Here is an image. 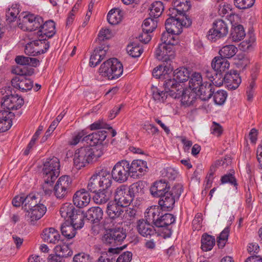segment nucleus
Here are the masks:
<instances>
[{"mask_svg":"<svg viewBox=\"0 0 262 262\" xmlns=\"http://www.w3.org/2000/svg\"><path fill=\"white\" fill-rule=\"evenodd\" d=\"M97 174L99 179L101 189L108 190L112 183L113 177H112V174L106 170H102Z\"/></svg>","mask_w":262,"mask_h":262,"instance_id":"473e14b6","label":"nucleus"},{"mask_svg":"<svg viewBox=\"0 0 262 262\" xmlns=\"http://www.w3.org/2000/svg\"><path fill=\"white\" fill-rule=\"evenodd\" d=\"M12 85L21 91L31 90L33 87V82L25 76L16 77L12 80Z\"/></svg>","mask_w":262,"mask_h":262,"instance_id":"393cba45","label":"nucleus"},{"mask_svg":"<svg viewBox=\"0 0 262 262\" xmlns=\"http://www.w3.org/2000/svg\"><path fill=\"white\" fill-rule=\"evenodd\" d=\"M169 17L167 18L165 23L166 30L171 32L173 34H180L182 33V24H181L179 18L177 15H169Z\"/></svg>","mask_w":262,"mask_h":262,"instance_id":"2eb2a0df","label":"nucleus"},{"mask_svg":"<svg viewBox=\"0 0 262 262\" xmlns=\"http://www.w3.org/2000/svg\"><path fill=\"white\" fill-rule=\"evenodd\" d=\"M14 73L19 75V76H30L34 73V69L32 68L28 69L27 67L17 66L14 69Z\"/></svg>","mask_w":262,"mask_h":262,"instance_id":"e2e57ef3","label":"nucleus"},{"mask_svg":"<svg viewBox=\"0 0 262 262\" xmlns=\"http://www.w3.org/2000/svg\"><path fill=\"white\" fill-rule=\"evenodd\" d=\"M73 262H92V259L89 254L85 253H79L74 255Z\"/></svg>","mask_w":262,"mask_h":262,"instance_id":"338daca9","label":"nucleus"},{"mask_svg":"<svg viewBox=\"0 0 262 262\" xmlns=\"http://www.w3.org/2000/svg\"><path fill=\"white\" fill-rule=\"evenodd\" d=\"M124 208L116 202H110L107 204L106 212L111 219H122L124 216Z\"/></svg>","mask_w":262,"mask_h":262,"instance_id":"f3484780","label":"nucleus"},{"mask_svg":"<svg viewBox=\"0 0 262 262\" xmlns=\"http://www.w3.org/2000/svg\"><path fill=\"white\" fill-rule=\"evenodd\" d=\"M152 98L155 101L164 102L169 95L167 92L160 91L157 87H151Z\"/></svg>","mask_w":262,"mask_h":262,"instance_id":"3c124183","label":"nucleus"},{"mask_svg":"<svg viewBox=\"0 0 262 262\" xmlns=\"http://www.w3.org/2000/svg\"><path fill=\"white\" fill-rule=\"evenodd\" d=\"M146 219L139 220L137 222V229L138 233L142 236L150 237L151 235L156 234L154 227Z\"/></svg>","mask_w":262,"mask_h":262,"instance_id":"dca6fc26","label":"nucleus"},{"mask_svg":"<svg viewBox=\"0 0 262 262\" xmlns=\"http://www.w3.org/2000/svg\"><path fill=\"white\" fill-rule=\"evenodd\" d=\"M142 27L143 31L152 33L157 27V20L149 17L144 20Z\"/></svg>","mask_w":262,"mask_h":262,"instance_id":"8fccbe9b","label":"nucleus"},{"mask_svg":"<svg viewBox=\"0 0 262 262\" xmlns=\"http://www.w3.org/2000/svg\"><path fill=\"white\" fill-rule=\"evenodd\" d=\"M201 244V248L203 251H210L215 245V238L212 236L204 234L202 236Z\"/></svg>","mask_w":262,"mask_h":262,"instance_id":"37998d69","label":"nucleus"},{"mask_svg":"<svg viewBox=\"0 0 262 262\" xmlns=\"http://www.w3.org/2000/svg\"><path fill=\"white\" fill-rule=\"evenodd\" d=\"M173 76L176 80L179 81L180 83L188 80L190 77V72L187 68H180L174 71Z\"/></svg>","mask_w":262,"mask_h":262,"instance_id":"c03bdc74","label":"nucleus"},{"mask_svg":"<svg viewBox=\"0 0 262 262\" xmlns=\"http://www.w3.org/2000/svg\"><path fill=\"white\" fill-rule=\"evenodd\" d=\"M242 81L239 74L233 71L225 75L224 84L228 90H235L241 84Z\"/></svg>","mask_w":262,"mask_h":262,"instance_id":"aec40b11","label":"nucleus"},{"mask_svg":"<svg viewBox=\"0 0 262 262\" xmlns=\"http://www.w3.org/2000/svg\"><path fill=\"white\" fill-rule=\"evenodd\" d=\"M87 188L89 191L93 193L102 189L97 173L91 177L88 184Z\"/></svg>","mask_w":262,"mask_h":262,"instance_id":"de8ad7c7","label":"nucleus"},{"mask_svg":"<svg viewBox=\"0 0 262 262\" xmlns=\"http://www.w3.org/2000/svg\"><path fill=\"white\" fill-rule=\"evenodd\" d=\"M126 50L128 54L134 58L139 57L143 52V49L140 47L133 44L128 45Z\"/></svg>","mask_w":262,"mask_h":262,"instance_id":"6e6d98bb","label":"nucleus"},{"mask_svg":"<svg viewBox=\"0 0 262 262\" xmlns=\"http://www.w3.org/2000/svg\"><path fill=\"white\" fill-rule=\"evenodd\" d=\"M76 228L69 222H65L61 226L62 234L69 239L74 237L76 233Z\"/></svg>","mask_w":262,"mask_h":262,"instance_id":"a18cd8bd","label":"nucleus"},{"mask_svg":"<svg viewBox=\"0 0 262 262\" xmlns=\"http://www.w3.org/2000/svg\"><path fill=\"white\" fill-rule=\"evenodd\" d=\"M227 96V94L226 91L224 90H219L217 91L213 95V100L214 103L218 105L223 104Z\"/></svg>","mask_w":262,"mask_h":262,"instance_id":"5fc2aeb1","label":"nucleus"},{"mask_svg":"<svg viewBox=\"0 0 262 262\" xmlns=\"http://www.w3.org/2000/svg\"><path fill=\"white\" fill-rule=\"evenodd\" d=\"M155 56L159 60L167 61L174 58L173 51L171 47L160 44L155 52Z\"/></svg>","mask_w":262,"mask_h":262,"instance_id":"412c9836","label":"nucleus"},{"mask_svg":"<svg viewBox=\"0 0 262 262\" xmlns=\"http://www.w3.org/2000/svg\"><path fill=\"white\" fill-rule=\"evenodd\" d=\"M56 250L57 252H59L58 254L63 258L70 256L73 254L72 250L67 245L57 246L56 247Z\"/></svg>","mask_w":262,"mask_h":262,"instance_id":"13d9d810","label":"nucleus"},{"mask_svg":"<svg viewBox=\"0 0 262 262\" xmlns=\"http://www.w3.org/2000/svg\"><path fill=\"white\" fill-rule=\"evenodd\" d=\"M169 190L170 186L165 180L155 182L150 189V193L154 197H159Z\"/></svg>","mask_w":262,"mask_h":262,"instance_id":"b1692460","label":"nucleus"},{"mask_svg":"<svg viewBox=\"0 0 262 262\" xmlns=\"http://www.w3.org/2000/svg\"><path fill=\"white\" fill-rule=\"evenodd\" d=\"M144 183L143 181H139L132 184L128 188V190L134 199L139 198L144 193Z\"/></svg>","mask_w":262,"mask_h":262,"instance_id":"c9c22d12","label":"nucleus"},{"mask_svg":"<svg viewBox=\"0 0 262 262\" xmlns=\"http://www.w3.org/2000/svg\"><path fill=\"white\" fill-rule=\"evenodd\" d=\"M246 33L244 27L238 25L233 27L230 33V38L233 41L237 42L242 40L245 36Z\"/></svg>","mask_w":262,"mask_h":262,"instance_id":"ea45409f","label":"nucleus"},{"mask_svg":"<svg viewBox=\"0 0 262 262\" xmlns=\"http://www.w3.org/2000/svg\"><path fill=\"white\" fill-rule=\"evenodd\" d=\"M59 160L55 157L47 159L43 164L42 172L43 179L56 180L60 173Z\"/></svg>","mask_w":262,"mask_h":262,"instance_id":"39448f33","label":"nucleus"},{"mask_svg":"<svg viewBox=\"0 0 262 262\" xmlns=\"http://www.w3.org/2000/svg\"><path fill=\"white\" fill-rule=\"evenodd\" d=\"M33 18L31 23V25H30L28 28H29V31H35L37 29H39L40 30L43 25V19L41 17H35L33 14Z\"/></svg>","mask_w":262,"mask_h":262,"instance_id":"052dcab7","label":"nucleus"},{"mask_svg":"<svg viewBox=\"0 0 262 262\" xmlns=\"http://www.w3.org/2000/svg\"><path fill=\"white\" fill-rule=\"evenodd\" d=\"M164 211L160 207H150L145 213V217L157 227L166 228L167 235L169 237L171 230L168 227L174 222L175 218L172 214L164 213Z\"/></svg>","mask_w":262,"mask_h":262,"instance_id":"f257e3e1","label":"nucleus"},{"mask_svg":"<svg viewBox=\"0 0 262 262\" xmlns=\"http://www.w3.org/2000/svg\"><path fill=\"white\" fill-rule=\"evenodd\" d=\"M103 211L100 207H93L86 212L85 217L93 224H98L102 219Z\"/></svg>","mask_w":262,"mask_h":262,"instance_id":"a878e982","label":"nucleus"},{"mask_svg":"<svg viewBox=\"0 0 262 262\" xmlns=\"http://www.w3.org/2000/svg\"><path fill=\"white\" fill-rule=\"evenodd\" d=\"M115 202L124 208L128 206L133 200V196L125 185L118 187L115 191Z\"/></svg>","mask_w":262,"mask_h":262,"instance_id":"9d476101","label":"nucleus"},{"mask_svg":"<svg viewBox=\"0 0 262 262\" xmlns=\"http://www.w3.org/2000/svg\"><path fill=\"white\" fill-rule=\"evenodd\" d=\"M85 217V215L83 212L78 209L69 220V223L77 229H80L84 225Z\"/></svg>","mask_w":262,"mask_h":262,"instance_id":"58836bf2","label":"nucleus"},{"mask_svg":"<svg viewBox=\"0 0 262 262\" xmlns=\"http://www.w3.org/2000/svg\"><path fill=\"white\" fill-rule=\"evenodd\" d=\"M230 63L227 59L222 57H215L213 58L211 63V67L219 72H226L228 70Z\"/></svg>","mask_w":262,"mask_h":262,"instance_id":"2f4dec72","label":"nucleus"},{"mask_svg":"<svg viewBox=\"0 0 262 262\" xmlns=\"http://www.w3.org/2000/svg\"><path fill=\"white\" fill-rule=\"evenodd\" d=\"M129 162L123 160L118 162L112 170V177L117 182L122 183L126 182L129 176Z\"/></svg>","mask_w":262,"mask_h":262,"instance_id":"423d86ee","label":"nucleus"},{"mask_svg":"<svg viewBox=\"0 0 262 262\" xmlns=\"http://www.w3.org/2000/svg\"><path fill=\"white\" fill-rule=\"evenodd\" d=\"M77 210L72 204L66 203L61 207L60 213L61 217L66 220L67 222H69Z\"/></svg>","mask_w":262,"mask_h":262,"instance_id":"72a5a7b5","label":"nucleus"},{"mask_svg":"<svg viewBox=\"0 0 262 262\" xmlns=\"http://www.w3.org/2000/svg\"><path fill=\"white\" fill-rule=\"evenodd\" d=\"M42 42L35 40L27 43L25 49V52L29 56H36L38 54H43L45 51L41 49Z\"/></svg>","mask_w":262,"mask_h":262,"instance_id":"cd10ccee","label":"nucleus"},{"mask_svg":"<svg viewBox=\"0 0 262 262\" xmlns=\"http://www.w3.org/2000/svg\"><path fill=\"white\" fill-rule=\"evenodd\" d=\"M92 152L90 146L81 147L77 149L74 155V163L78 168L84 167L92 162Z\"/></svg>","mask_w":262,"mask_h":262,"instance_id":"1a4fd4ad","label":"nucleus"},{"mask_svg":"<svg viewBox=\"0 0 262 262\" xmlns=\"http://www.w3.org/2000/svg\"><path fill=\"white\" fill-rule=\"evenodd\" d=\"M19 13V11L17 5H13L10 8H9L6 12L7 20L9 23L14 21Z\"/></svg>","mask_w":262,"mask_h":262,"instance_id":"864d4df0","label":"nucleus"},{"mask_svg":"<svg viewBox=\"0 0 262 262\" xmlns=\"http://www.w3.org/2000/svg\"><path fill=\"white\" fill-rule=\"evenodd\" d=\"M88 135V133L84 130L76 132L73 135L72 139L69 141V144L71 145H76L80 141L81 139H82L83 141H84L83 138Z\"/></svg>","mask_w":262,"mask_h":262,"instance_id":"4d7b16f0","label":"nucleus"},{"mask_svg":"<svg viewBox=\"0 0 262 262\" xmlns=\"http://www.w3.org/2000/svg\"><path fill=\"white\" fill-rule=\"evenodd\" d=\"M33 18L31 23V25H30L28 28H29V31H35L37 29H39L40 30L43 25V19L41 17H35L33 14Z\"/></svg>","mask_w":262,"mask_h":262,"instance_id":"680f3d73","label":"nucleus"},{"mask_svg":"<svg viewBox=\"0 0 262 262\" xmlns=\"http://www.w3.org/2000/svg\"><path fill=\"white\" fill-rule=\"evenodd\" d=\"M24 99L16 95H6L3 97L1 106L4 110L10 112V110H17L24 104Z\"/></svg>","mask_w":262,"mask_h":262,"instance_id":"9b49d317","label":"nucleus"},{"mask_svg":"<svg viewBox=\"0 0 262 262\" xmlns=\"http://www.w3.org/2000/svg\"><path fill=\"white\" fill-rule=\"evenodd\" d=\"M32 19L33 18L32 14H26L22 17L19 16L17 21L18 27L24 31H29V28L28 27L31 25Z\"/></svg>","mask_w":262,"mask_h":262,"instance_id":"49530a36","label":"nucleus"},{"mask_svg":"<svg viewBox=\"0 0 262 262\" xmlns=\"http://www.w3.org/2000/svg\"><path fill=\"white\" fill-rule=\"evenodd\" d=\"M183 191V186L180 184L175 185L171 190L164 193L161 196H160L159 200V206H154L153 207H160L161 210L164 211H170L173 208L175 201L178 199Z\"/></svg>","mask_w":262,"mask_h":262,"instance_id":"7ed1b4c3","label":"nucleus"},{"mask_svg":"<svg viewBox=\"0 0 262 262\" xmlns=\"http://www.w3.org/2000/svg\"><path fill=\"white\" fill-rule=\"evenodd\" d=\"M113 36V34L111 31L108 29H102L98 35V39L99 41H104L105 39H109Z\"/></svg>","mask_w":262,"mask_h":262,"instance_id":"774afa93","label":"nucleus"},{"mask_svg":"<svg viewBox=\"0 0 262 262\" xmlns=\"http://www.w3.org/2000/svg\"><path fill=\"white\" fill-rule=\"evenodd\" d=\"M99 73L108 79H117L123 73V65L117 58H111L101 65Z\"/></svg>","mask_w":262,"mask_h":262,"instance_id":"f03ea898","label":"nucleus"},{"mask_svg":"<svg viewBox=\"0 0 262 262\" xmlns=\"http://www.w3.org/2000/svg\"><path fill=\"white\" fill-rule=\"evenodd\" d=\"M180 94L172 93V97L174 98H181V102L183 105L189 106L193 104L195 100L196 93L190 89H185L183 87L181 91H179Z\"/></svg>","mask_w":262,"mask_h":262,"instance_id":"ddd939ff","label":"nucleus"},{"mask_svg":"<svg viewBox=\"0 0 262 262\" xmlns=\"http://www.w3.org/2000/svg\"><path fill=\"white\" fill-rule=\"evenodd\" d=\"M234 63L237 68L243 70L250 63V60L247 56L239 54L235 59Z\"/></svg>","mask_w":262,"mask_h":262,"instance_id":"603ef678","label":"nucleus"},{"mask_svg":"<svg viewBox=\"0 0 262 262\" xmlns=\"http://www.w3.org/2000/svg\"><path fill=\"white\" fill-rule=\"evenodd\" d=\"M211 81L213 85L220 86L224 83L225 75L224 76L221 72L216 71Z\"/></svg>","mask_w":262,"mask_h":262,"instance_id":"69168bd1","label":"nucleus"},{"mask_svg":"<svg viewBox=\"0 0 262 262\" xmlns=\"http://www.w3.org/2000/svg\"><path fill=\"white\" fill-rule=\"evenodd\" d=\"M72 180L68 176L60 177L54 187V193L57 199H61L67 196L71 191Z\"/></svg>","mask_w":262,"mask_h":262,"instance_id":"0eeeda50","label":"nucleus"},{"mask_svg":"<svg viewBox=\"0 0 262 262\" xmlns=\"http://www.w3.org/2000/svg\"><path fill=\"white\" fill-rule=\"evenodd\" d=\"M55 33V25L53 20H49L46 21L42 25L41 29L37 32L39 37L44 36L48 38L52 37Z\"/></svg>","mask_w":262,"mask_h":262,"instance_id":"c756f323","label":"nucleus"},{"mask_svg":"<svg viewBox=\"0 0 262 262\" xmlns=\"http://www.w3.org/2000/svg\"><path fill=\"white\" fill-rule=\"evenodd\" d=\"M46 211V207L42 204H40L26 211L25 220L29 224L34 225L37 221L43 216Z\"/></svg>","mask_w":262,"mask_h":262,"instance_id":"f8f14e48","label":"nucleus"},{"mask_svg":"<svg viewBox=\"0 0 262 262\" xmlns=\"http://www.w3.org/2000/svg\"><path fill=\"white\" fill-rule=\"evenodd\" d=\"M147 168L146 162L143 160H134L131 164L129 163L128 169L132 177L139 178L145 173Z\"/></svg>","mask_w":262,"mask_h":262,"instance_id":"4468645a","label":"nucleus"},{"mask_svg":"<svg viewBox=\"0 0 262 262\" xmlns=\"http://www.w3.org/2000/svg\"><path fill=\"white\" fill-rule=\"evenodd\" d=\"M107 137L105 130H98L89 134L83 138V140L90 145H98L102 144Z\"/></svg>","mask_w":262,"mask_h":262,"instance_id":"4be33fe9","label":"nucleus"},{"mask_svg":"<svg viewBox=\"0 0 262 262\" xmlns=\"http://www.w3.org/2000/svg\"><path fill=\"white\" fill-rule=\"evenodd\" d=\"M234 2L235 6L237 8L246 9L253 6L255 0H234Z\"/></svg>","mask_w":262,"mask_h":262,"instance_id":"bf43d9fd","label":"nucleus"},{"mask_svg":"<svg viewBox=\"0 0 262 262\" xmlns=\"http://www.w3.org/2000/svg\"><path fill=\"white\" fill-rule=\"evenodd\" d=\"M204 82H203V78L201 74L199 73H194L189 80V85L190 89L195 92L198 91V89L203 85Z\"/></svg>","mask_w":262,"mask_h":262,"instance_id":"4c0bfd02","label":"nucleus"},{"mask_svg":"<svg viewBox=\"0 0 262 262\" xmlns=\"http://www.w3.org/2000/svg\"><path fill=\"white\" fill-rule=\"evenodd\" d=\"M228 33V27L226 22L222 19H218L213 24V27L208 33V39L211 41L226 36Z\"/></svg>","mask_w":262,"mask_h":262,"instance_id":"6e6552de","label":"nucleus"},{"mask_svg":"<svg viewBox=\"0 0 262 262\" xmlns=\"http://www.w3.org/2000/svg\"><path fill=\"white\" fill-rule=\"evenodd\" d=\"M123 14V11L119 8L112 9L107 14V19L108 22L113 25L118 24L121 21Z\"/></svg>","mask_w":262,"mask_h":262,"instance_id":"e433bc0d","label":"nucleus"},{"mask_svg":"<svg viewBox=\"0 0 262 262\" xmlns=\"http://www.w3.org/2000/svg\"><path fill=\"white\" fill-rule=\"evenodd\" d=\"M39 202V199L35 194L30 193L26 197H24L23 208L25 210L27 211L40 205V204Z\"/></svg>","mask_w":262,"mask_h":262,"instance_id":"a19ab883","label":"nucleus"},{"mask_svg":"<svg viewBox=\"0 0 262 262\" xmlns=\"http://www.w3.org/2000/svg\"><path fill=\"white\" fill-rule=\"evenodd\" d=\"M112 192L109 190H103L95 192L93 200L97 204H105L108 201L111 197Z\"/></svg>","mask_w":262,"mask_h":262,"instance_id":"f704fd0d","label":"nucleus"},{"mask_svg":"<svg viewBox=\"0 0 262 262\" xmlns=\"http://www.w3.org/2000/svg\"><path fill=\"white\" fill-rule=\"evenodd\" d=\"M14 113L5 110H0V132L9 130L12 126Z\"/></svg>","mask_w":262,"mask_h":262,"instance_id":"5701e85b","label":"nucleus"},{"mask_svg":"<svg viewBox=\"0 0 262 262\" xmlns=\"http://www.w3.org/2000/svg\"><path fill=\"white\" fill-rule=\"evenodd\" d=\"M165 90L168 92L169 96L172 97V93L180 94L179 91L183 89V85L178 82L174 77L173 79H168L163 83Z\"/></svg>","mask_w":262,"mask_h":262,"instance_id":"bb28decb","label":"nucleus"},{"mask_svg":"<svg viewBox=\"0 0 262 262\" xmlns=\"http://www.w3.org/2000/svg\"><path fill=\"white\" fill-rule=\"evenodd\" d=\"M125 230L123 228H115L106 230L102 241L106 245H118L126 237Z\"/></svg>","mask_w":262,"mask_h":262,"instance_id":"20e7f679","label":"nucleus"},{"mask_svg":"<svg viewBox=\"0 0 262 262\" xmlns=\"http://www.w3.org/2000/svg\"><path fill=\"white\" fill-rule=\"evenodd\" d=\"M237 52V48L234 45H227L223 47L219 51L221 57L225 58L232 57Z\"/></svg>","mask_w":262,"mask_h":262,"instance_id":"09e8293b","label":"nucleus"},{"mask_svg":"<svg viewBox=\"0 0 262 262\" xmlns=\"http://www.w3.org/2000/svg\"><path fill=\"white\" fill-rule=\"evenodd\" d=\"M42 238L47 243L55 244L59 241L60 235L57 230L53 228H50L43 230Z\"/></svg>","mask_w":262,"mask_h":262,"instance_id":"7c9ffc66","label":"nucleus"},{"mask_svg":"<svg viewBox=\"0 0 262 262\" xmlns=\"http://www.w3.org/2000/svg\"><path fill=\"white\" fill-rule=\"evenodd\" d=\"M150 17L156 19L162 13L164 10V6L162 2L156 1L153 3L149 8Z\"/></svg>","mask_w":262,"mask_h":262,"instance_id":"79ce46f5","label":"nucleus"},{"mask_svg":"<svg viewBox=\"0 0 262 262\" xmlns=\"http://www.w3.org/2000/svg\"><path fill=\"white\" fill-rule=\"evenodd\" d=\"M198 90L196 95H199L200 99L203 101L209 100L214 93L212 84L206 81L204 82L203 85Z\"/></svg>","mask_w":262,"mask_h":262,"instance_id":"c85d7f7f","label":"nucleus"},{"mask_svg":"<svg viewBox=\"0 0 262 262\" xmlns=\"http://www.w3.org/2000/svg\"><path fill=\"white\" fill-rule=\"evenodd\" d=\"M91 196L84 189L77 191L73 197L74 204L79 208L86 206L90 203Z\"/></svg>","mask_w":262,"mask_h":262,"instance_id":"a211bd4d","label":"nucleus"},{"mask_svg":"<svg viewBox=\"0 0 262 262\" xmlns=\"http://www.w3.org/2000/svg\"><path fill=\"white\" fill-rule=\"evenodd\" d=\"M173 5L174 7L169 9L168 15L185 14L191 7L190 2L187 0H174Z\"/></svg>","mask_w":262,"mask_h":262,"instance_id":"6ab92c4d","label":"nucleus"},{"mask_svg":"<svg viewBox=\"0 0 262 262\" xmlns=\"http://www.w3.org/2000/svg\"><path fill=\"white\" fill-rule=\"evenodd\" d=\"M89 146L90 150H91L92 152V161L94 159L97 160L103 154V148L102 145H98L95 147H93L94 145H93Z\"/></svg>","mask_w":262,"mask_h":262,"instance_id":"0e129e2a","label":"nucleus"}]
</instances>
